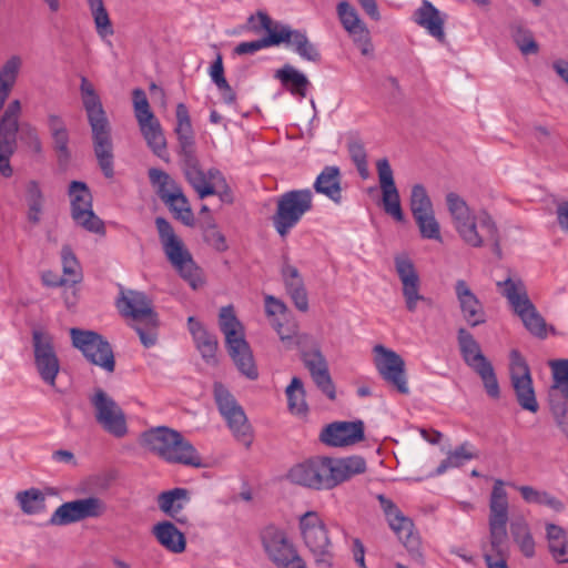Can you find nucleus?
<instances>
[{"label": "nucleus", "mask_w": 568, "mask_h": 568, "mask_svg": "<svg viewBox=\"0 0 568 568\" xmlns=\"http://www.w3.org/2000/svg\"><path fill=\"white\" fill-rule=\"evenodd\" d=\"M446 204L454 229L466 245L475 248L490 245L493 252L501 257L500 234L496 222L487 212L475 214L455 192L446 195Z\"/></svg>", "instance_id": "1"}, {"label": "nucleus", "mask_w": 568, "mask_h": 568, "mask_svg": "<svg viewBox=\"0 0 568 568\" xmlns=\"http://www.w3.org/2000/svg\"><path fill=\"white\" fill-rule=\"evenodd\" d=\"M80 93L91 126L93 151L99 168L106 179H112L114 155L111 126L94 85L84 75L81 77Z\"/></svg>", "instance_id": "2"}, {"label": "nucleus", "mask_w": 568, "mask_h": 568, "mask_svg": "<svg viewBox=\"0 0 568 568\" xmlns=\"http://www.w3.org/2000/svg\"><path fill=\"white\" fill-rule=\"evenodd\" d=\"M139 444L144 450L168 463L195 468L204 466L194 446L181 433L170 427L159 426L144 430L140 435Z\"/></svg>", "instance_id": "3"}, {"label": "nucleus", "mask_w": 568, "mask_h": 568, "mask_svg": "<svg viewBox=\"0 0 568 568\" xmlns=\"http://www.w3.org/2000/svg\"><path fill=\"white\" fill-rule=\"evenodd\" d=\"M219 324L225 335L227 352L237 369L248 379H257L258 371L253 353L245 341L242 324L236 318L232 306L221 308Z\"/></svg>", "instance_id": "4"}, {"label": "nucleus", "mask_w": 568, "mask_h": 568, "mask_svg": "<svg viewBox=\"0 0 568 568\" xmlns=\"http://www.w3.org/2000/svg\"><path fill=\"white\" fill-rule=\"evenodd\" d=\"M118 307L122 315L134 321L133 328L141 343L151 347L156 342L158 315L153 311L152 302L144 293L135 291H121Z\"/></svg>", "instance_id": "5"}, {"label": "nucleus", "mask_w": 568, "mask_h": 568, "mask_svg": "<svg viewBox=\"0 0 568 568\" xmlns=\"http://www.w3.org/2000/svg\"><path fill=\"white\" fill-rule=\"evenodd\" d=\"M155 225L166 258L179 274L196 288L201 284L200 270L195 265L191 253L176 236L172 225L164 217H156Z\"/></svg>", "instance_id": "6"}, {"label": "nucleus", "mask_w": 568, "mask_h": 568, "mask_svg": "<svg viewBox=\"0 0 568 568\" xmlns=\"http://www.w3.org/2000/svg\"><path fill=\"white\" fill-rule=\"evenodd\" d=\"M457 344L463 361L480 377L487 395L493 399H498L500 397V388L495 369L489 359L484 355L474 335L465 327H459L457 329Z\"/></svg>", "instance_id": "7"}, {"label": "nucleus", "mask_w": 568, "mask_h": 568, "mask_svg": "<svg viewBox=\"0 0 568 568\" xmlns=\"http://www.w3.org/2000/svg\"><path fill=\"white\" fill-rule=\"evenodd\" d=\"M260 540L266 558L275 568H307L287 532L268 525L260 531Z\"/></svg>", "instance_id": "8"}, {"label": "nucleus", "mask_w": 568, "mask_h": 568, "mask_svg": "<svg viewBox=\"0 0 568 568\" xmlns=\"http://www.w3.org/2000/svg\"><path fill=\"white\" fill-rule=\"evenodd\" d=\"M312 209L313 193L310 189L287 191L276 200V210L272 216L273 226L282 237H285Z\"/></svg>", "instance_id": "9"}, {"label": "nucleus", "mask_w": 568, "mask_h": 568, "mask_svg": "<svg viewBox=\"0 0 568 568\" xmlns=\"http://www.w3.org/2000/svg\"><path fill=\"white\" fill-rule=\"evenodd\" d=\"M303 540L314 557L318 568H332L334 562L333 544L322 518L315 511H307L300 518Z\"/></svg>", "instance_id": "10"}, {"label": "nucleus", "mask_w": 568, "mask_h": 568, "mask_svg": "<svg viewBox=\"0 0 568 568\" xmlns=\"http://www.w3.org/2000/svg\"><path fill=\"white\" fill-rule=\"evenodd\" d=\"M70 335L73 347L81 351L88 362L108 373L114 372V354L110 343L102 335L80 328H71Z\"/></svg>", "instance_id": "11"}, {"label": "nucleus", "mask_w": 568, "mask_h": 568, "mask_svg": "<svg viewBox=\"0 0 568 568\" xmlns=\"http://www.w3.org/2000/svg\"><path fill=\"white\" fill-rule=\"evenodd\" d=\"M214 398L221 415L226 419L227 426L235 438L250 447L253 433L243 408L221 383L214 384Z\"/></svg>", "instance_id": "12"}, {"label": "nucleus", "mask_w": 568, "mask_h": 568, "mask_svg": "<svg viewBox=\"0 0 568 568\" xmlns=\"http://www.w3.org/2000/svg\"><path fill=\"white\" fill-rule=\"evenodd\" d=\"M489 534L491 549L503 556L507 541L508 498L504 483L495 481L489 500Z\"/></svg>", "instance_id": "13"}, {"label": "nucleus", "mask_w": 568, "mask_h": 568, "mask_svg": "<svg viewBox=\"0 0 568 568\" xmlns=\"http://www.w3.org/2000/svg\"><path fill=\"white\" fill-rule=\"evenodd\" d=\"M32 347L37 373L44 384L55 387L57 376L60 372V359L55 351L53 336L47 331L33 329Z\"/></svg>", "instance_id": "14"}, {"label": "nucleus", "mask_w": 568, "mask_h": 568, "mask_svg": "<svg viewBox=\"0 0 568 568\" xmlns=\"http://www.w3.org/2000/svg\"><path fill=\"white\" fill-rule=\"evenodd\" d=\"M97 423L109 434L122 438L128 433L126 417L118 403L102 388H95L90 397Z\"/></svg>", "instance_id": "15"}, {"label": "nucleus", "mask_w": 568, "mask_h": 568, "mask_svg": "<svg viewBox=\"0 0 568 568\" xmlns=\"http://www.w3.org/2000/svg\"><path fill=\"white\" fill-rule=\"evenodd\" d=\"M106 503L98 496L67 501L59 506L49 519L51 526H67L88 518H99L105 515Z\"/></svg>", "instance_id": "16"}, {"label": "nucleus", "mask_w": 568, "mask_h": 568, "mask_svg": "<svg viewBox=\"0 0 568 568\" xmlns=\"http://www.w3.org/2000/svg\"><path fill=\"white\" fill-rule=\"evenodd\" d=\"M20 112V101L13 100L8 104L0 119V173L4 178H10L13 173L10 158L17 150Z\"/></svg>", "instance_id": "17"}, {"label": "nucleus", "mask_w": 568, "mask_h": 568, "mask_svg": "<svg viewBox=\"0 0 568 568\" xmlns=\"http://www.w3.org/2000/svg\"><path fill=\"white\" fill-rule=\"evenodd\" d=\"M509 375L519 406L530 413H537L539 405L536 398L530 369L525 358L516 349L510 353Z\"/></svg>", "instance_id": "18"}, {"label": "nucleus", "mask_w": 568, "mask_h": 568, "mask_svg": "<svg viewBox=\"0 0 568 568\" xmlns=\"http://www.w3.org/2000/svg\"><path fill=\"white\" fill-rule=\"evenodd\" d=\"M71 196V216L73 221L89 232L104 234V223L92 211V195L85 183L72 181L69 186Z\"/></svg>", "instance_id": "19"}, {"label": "nucleus", "mask_w": 568, "mask_h": 568, "mask_svg": "<svg viewBox=\"0 0 568 568\" xmlns=\"http://www.w3.org/2000/svg\"><path fill=\"white\" fill-rule=\"evenodd\" d=\"M395 271L402 283V293L408 312L414 313L419 302L433 306V300L419 293L420 278L413 261L406 254H397L394 257Z\"/></svg>", "instance_id": "20"}, {"label": "nucleus", "mask_w": 568, "mask_h": 568, "mask_svg": "<svg viewBox=\"0 0 568 568\" xmlns=\"http://www.w3.org/2000/svg\"><path fill=\"white\" fill-rule=\"evenodd\" d=\"M374 363L382 378L400 394H408L404 359L394 351L378 344L374 346Z\"/></svg>", "instance_id": "21"}, {"label": "nucleus", "mask_w": 568, "mask_h": 568, "mask_svg": "<svg viewBox=\"0 0 568 568\" xmlns=\"http://www.w3.org/2000/svg\"><path fill=\"white\" fill-rule=\"evenodd\" d=\"M184 176L200 199L215 194L222 202L233 203V193L220 170L210 169L207 172H204L200 165Z\"/></svg>", "instance_id": "22"}, {"label": "nucleus", "mask_w": 568, "mask_h": 568, "mask_svg": "<svg viewBox=\"0 0 568 568\" xmlns=\"http://www.w3.org/2000/svg\"><path fill=\"white\" fill-rule=\"evenodd\" d=\"M245 29L254 33H260L264 30L267 34L254 41L239 43L234 48V53L237 55L254 54L264 48L280 45L281 39L277 37V22H274L264 11H257L256 14H251L247 18Z\"/></svg>", "instance_id": "23"}, {"label": "nucleus", "mask_w": 568, "mask_h": 568, "mask_svg": "<svg viewBox=\"0 0 568 568\" xmlns=\"http://www.w3.org/2000/svg\"><path fill=\"white\" fill-rule=\"evenodd\" d=\"M288 479L296 485L313 489H332L327 457L310 459L292 467Z\"/></svg>", "instance_id": "24"}, {"label": "nucleus", "mask_w": 568, "mask_h": 568, "mask_svg": "<svg viewBox=\"0 0 568 568\" xmlns=\"http://www.w3.org/2000/svg\"><path fill=\"white\" fill-rule=\"evenodd\" d=\"M377 500L392 530L403 541L408 551L418 554L420 541L419 537L414 532L412 519L404 516L399 508L384 495H378Z\"/></svg>", "instance_id": "25"}, {"label": "nucleus", "mask_w": 568, "mask_h": 568, "mask_svg": "<svg viewBox=\"0 0 568 568\" xmlns=\"http://www.w3.org/2000/svg\"><path fill=\"white\" fill-rule=\"evenodd\" d=\"M175 133L179 140L180 154L182 156V170L184 175L200 166L195 155L194 133L191 124L189 110L184 103L176 105Z\"/></svg>", "instance_id": "26"}, {"label": "nucleus", "mask_w": 568, "mask_h": 568, "mask_svg": "<svg viewBox=\"0 0 568 568\" xmlns=\"http://www.w3.org/2000/svg\"><path fill=\"white\" fill-rule=\"evenodd\" d=\"M336 12L343 28L353 38L354 43L359 48L363 55L373 54V44L369 31L359 19L356 9L348 1H341L336 6Z\"/></svg>", "instance_id": "27"}, {"label": "nucleus", "mask_w": 568, "mask_h": 568, "mask_svg": "<svg viewBox=\"0 0 568 568\" xmlns=\"http://www.w3.org/2000/svg\"><path fill=\"white\" fill-rule=\"evenodd\" d=\"M364 423L334 422L325 426L320 435L323 444L331 447H345L359 443L364 439Z\"/></svg>", "instance_id": "28"}, {"label": "nucleus", "mask_w": 568, "mask_h": 568, "mask_svg": "<svg viewBox=\"0 0 568 568\" xmlns=\"http://www.w3.org/2000/svg\"><path fill=\"white\" fill-rule=\"evenodd\" d=\"M277 37L280 44L291 45L303 59L313 63L321 62L322 55L317 47L308 39L306 32L292 29L288 24L277 22Z\"/></svg>", "instance_id": "29"}, {"label": "nucleus", "mask_w": 568, "mask_h": 568, "mask_svg": "<svg viewBox=\"0 0 568 568\" xmlns=\"http://www.w3.org/2000/svg\"><path fill=\"white\" fill-rule=\"evenodd\" d=\"M455 294L459 303L462 315L470 327L486 323V313L483 303L473 293L465 280L456 281Z\"/></svg>", "instance_id": "30"}, {"label": "nucleus", "mask_w": 568, "mask_h": 568, "mask_svg": "<svg viewBox=\"0 0 568 568\" xmlns=\"http://www.w3.org/2000/svg\"><path fill=\"white\" fill-rule=\"evenodd\" d=\"M552 371L554 383L549 390V403L551 413L556 419L557 425L564 433H568L567 404L562 400L556 399V388L565 383H568V359H558L550 362Z\"/></svg>", "instance_id": "31"}, {"label": "nucleus", "mask_w": 568, "mask_h": 568, "mask_svg": "<svg viewBox=\"0 0 568 568\" xmlns=\"http://www.w3.org/2000/svg\"><path fill=\"white\" fill-rule=\"evenodd\" d=\"M327 463L332 488L366 470V462L361 456L336 459L327 457Z\"/></svg>", "instance_id": "32"}, {"label": "nucleus", "mask_w": 568, "mask_h": 568, "mask_svg": "<svg viewBox=\"0 0 568 568\" xmlns=\"http://www.w3.org/2000/svg\"><path fill=\"white\" fill-rule=\"evenodd\" d=\"M414 20L440 43L446 42L445 17L430 1L423 0L422 6L414 13Z\"/></svg>", "instance_id": "33"}, {"label": "nucleus", "mask_w": 568, "mask_h": 568, "mask_svg": "<svg viewBox=\"0 0 568 568\" xmlns=\"http://www.w3.org/2000/svg\"><path fill=\"white\" fill-rule=\"evenodd\" d=\"M497 286L503 287V295L508 300L514 312L521 318L536 307L529 300L525 284L521 280L506 278L498 282Z\"/></svg>", "instance_id": "34"}, {"label": "nucleus", "mask_w": 568, "mask_h": 568, "mask_svg": "<svg viewBox=\"0 0 568 568\" xmlns=\"http://www.w3.org/2000/svg\"><path fill=\"white\" fill-rule=\"evenodd\" d=\"M189 501L190 491L186 488L176 487L162 491L158 496V506L160 510L182 525L187 523L186 516L181 515V511Z\"/></svg>", "instance_id": "35"}, {"label": "nucleus", "mask_w": 568, "mask_h": 568, "mask_svg": "<svg viewBox=\"0 0 568 568\" xmlns=\"http://www.w3.org/2000/svg\"><path fill=\"white\" fill-rule=\"evenodd\" d=\"M314 190L318 194H323L336 204L342 202V174L336 165H327L317 175Z\"/></svg>", "instance_id": "36"}, {"label": "nucleus", "mask_w": 568, "mask_h": 568, "mask_svg": "<svg viewBox=\"0 0 568 568\" xmlns=\"http://www.w3.org/2000/svg\"><path fill=\"white\" fill-rule=\"evenodd\" d=\"M61 260H62V268H63V277L58 281H49V275H52V272H45L42 275V281L44 285L55 287L62 286L67 284H77L82 280L81 266L75 257L72 248L69 245H63L61 250Z\"/></svg>", "instance_id": "37"}, {"label": "nucleus", "mask_w": 568, "mask_h": 568, "mask_svg": "<svg viewBox=\"0 0 568 568\" xmlns=\"http://www.w3.org/2000/svg\"><path fill=\"white\" fill-rule=\"evenodd\" d=\"M187 325L202 358L206 363H215V354L219 346L216 336L207 332L202 323L193 316L187 318Z\"/></svg>", "instance_id": "38"}, {"label": "nucleus", "mask_w": 568, "mask_h": 568, "mask_svg": "<svg viewBox=\"0 0 568 568\" xmlns=\"http://www.w3.org/2000/svg\"><path fill=\"white\" fill-rule=\"evenodd\" d=\"M152 532L156 540L169 551L181 554L185 550L186 540L173 523L161 521L153 526Z\"/></svg>", "instance_id": "39"}, {"label": "nucleus", "mask_w": 568, "mask_h": 568, "mask_svg": "<svg viewBox=\"0 0 568 568\" xmlns=\"http://www.w3.org/2000/svg\"><path fill=\"white\" fill-rule=\"evenodd\" d=\"M138 123L148 146L156 156L165 159L166 140L163 134L160 121L153 116V119L140 120Z\"/></svg>", "instance_id": "40"}, {"label": "nucleus", "mask_w": 568, "mask_h": 568, "mask_svg": "<svg viewBox=\"0 0 568 568\" xmlns=\"http://www.w3.org/2000/svg\"><path fill=\"white\" fill-rule=\"evenodd\" d=\"M275 78L293 94L301 98L306 97L310 81L307 77L296 70L291 64H285L282 69L276 70Z\"/></svg>", "instance_id": "41"}, {"label": "nucleus", "mask_w": 568, "mask_h": 568, "mask_svg": "<svg viewBox=\"0 0 568 568\" xmlns=\"http://www.w3.org/2000/svg\"><path fill=\"white\" fill-rule=\"evenodd\" d=\"M548 548L559 564H568V535L564 528L555 524L546 526Z\"/></svg>", "instance_id": "42"}, {"label": "nucleus", "mask_w": 568, "mask_h": 568, "mask_svg": "<svg viewBox=\"0 0 568 568\" xmlns=\"http://www.w3.org/2000/svg\"><path fill=\"white\" fill-rule=\"evenodd\" d=\"M21 64V58L12 55L0 69V110L16 83Z\"/></svg>", "instance_id": "43"}, {"label": "nucleus", "mask_w": 568, "mask_h": 568, "mask_svg": "<svg viewBox=\"0 0 568 568\" xmlns=\"http://www.w3.org/2000/svg\"><path fill=\"white\" fill-rule=\"evenodd\" d=\"M477 456L478 455L471 450L470 444L464 443L448 454L447 458L439 464L434 474L442 475L448 468L460 467L466 462L477 458Z\"/></svg>", "instance_id": "44"}, {"label": "nucleus", "mask_w": 568, "mask_h": 568, "mask_svg": "<svg viewBox=\"0 0 568 568\" xmlns=\"http://www.w3.org/2000/svg\"><path fill=\"white\" fill-rule=\"evenodd\" d=\"M510 531L516 544H518L524 556L530 558L535 555V541L527 523L518 519L511 523Z\"/></svg>", "instance_id": "45"}, {"label": "nucleus", "mask_w": 568, "mask_h": 568, "mask_svg": "<svg viewBox=\"0 0 568 568\" xmlns=\"http://www.w3.org/2000/svg\"><path fill=\"white\" fill-rule=\"evenodd\" d=\"M163 203L174 214L175 219L181 220L185 225H193L194 216L189 205V201L182 191L166 195L165 202Z\"/></svg>", "instance_id": "46"}, {"label": "nucleus", "mask_w": 568, "mask_h": 568, "mask_svg": "<svg viewBox=\"0 0 568 568\" xmlns=\"http://www.w3.org/2000/svg\"><path fill=\"white\" fill-rule=\"evenodd\" d=\"M148 174L150 182L158 187V195L162 202H165L166 195L182 191L176 182L166 172L160 169L151 168Z\"/></svg>", "instance_id": "47"}, {"label": "nucleus", "mask_w": 568, "mask_h": 568, "mask_svg": "<svg viewBox=\"0 0 568 568\" xmlns=\"http://www.w3.org/2000/svg\"><path fill=\"white\" fill-rule=\"evenodd\" d=\"M17 500L27 515L41 513L45 508V497L41 490L31 488L28 490L19 491Z\"/></svg>", "instance_id": "48"}, {"label": "nucleus", "mask_w": 568, "mask_h": 568, "mask_svg": "<svg viewBox=\"0 0 568 568\" xmlns=\"http://www.w3.org/2000/svg\"><path fill=\"white\" fill-rule=\"evenodd\" d=\"M285 393L291 413L301 415L307 412V405L305 403V390L303 383L298 377L292 378L291 384L286 387Z\"/></svg>", "instance_id": "49"}, {"label": "nucleus", "mask_w": 568, "mask_h": 568, "mask_svg": "<svg viewBox=\"0 0 568 568\" xmlns=\"http://www.w3.org/2000/svg\"><path fill=\"white\" fill-rule=\"evenodd\" d=\"M518 490L527 503L546 505L556 511H561L564 509V504L547 491L537 490L531 486H520Z\"/></svg>", "instance_id": "50"}, {"label": "nucleus", "mask_w": 568, "mask_h": 568, "mask_svg": "<svg viewBox=\"0 0 568 568\" xmlns=\"http://www.w3.org/2000/svg\"><path fill=\"white\" fill-rule=\"evenodd\" d=\"M510 30L513 40L523 54H536L538 52V43L535 41L530 30L520 23H514Z\"/></svg>", "instance_id": "51"}, {"label": "nucleus", "mask_w": 568, "mask_h": 568, "mask_svg": "<svg viewBox=\"0 0 568 568\" xmlns=\"http://www.w3.org/2000/svg\"><path fill=\"white\" fill-rule=\"evenodd\" d=\"M94 19L97 32L101 37L113 34V29L109 13L104 7L103 0H87Z\"/></svg>", "instance_id": "52"}, {"label": "nucleus", "mask_w": 568, "mask_h": 568, "mask_svg": "<svg viewBox=\"0 0 568 568\" xmlns=\"http://www.w3.org/2000/svg\"><path fill=\"white\" fill-rule=\"evenodd\" d=\"M347 151L361 178L367 179L369 175L367 153L362 140L359 138H349L347 141Z\"/></svg>", "instance_id": "53"}, {"label": "nucleus", "mask_w": 568, "mask_h": 568, "mask_svg": "<svg viewBox=\"0 0 568 568\" xmlns=\"http://www.w3.org/2000/svg\"><path fill=\"white\" fill-rule=\"evenodd\" d=\"M382 194L384 211L397 222H402L404 220V213L396 185L382 189Z\"/></svg>", "instance_id": "54"}, {"label": "nucleus", "mask_w": 568, "mask_h": 568, "mask_svg": "<svg viewBox=\"0 0 568 568\" xmlns=\"http://www.w3.org/2000/svg\"><path fill=\"white\" fill-rule=\"evenodd\" d=\"M422 237L442 241L439 223L435 219L434 210L414 217Z\"/></svg>", "instance_id": "55"}, {"label": "nucleus", "mask_w": 568, "mask_h": 568, "mask_svg": "<svg viewBox=\"0 0 568 568\" xmlns=\"http://www.w3.org/2000/svg\"><path fill=\"white\" fill-rule=\"evenodd\" d=\"M433 210L432 201L426 189L422 184H416L412 189L410 211L414 217L425 214Z\"/></svg>", "instance_id": "56"}, {"label": "nucleus", "mask_w": 568, "mask_h": 568, "mask_svg": "<svg viewBox=\"0 0 568 568\" xmlns=\"http://www.w3.org/2000/svg\"><path fill=\"white\" fill-rule=\"evenodd\" d=\"M285 291L301 312L308 311V296L304 281H283Z\"/></svg>", "instance_id": "57"}, {"label": "nucleus", "mask_w": 568, "mask_h": 568, "mask_svg": "<svg viewBox=\"0 0 568 568\" xmlns=\"http://www.w3.org/2000/svg\"><path fill=\"white\" fill-rule=\"evenodd\" d=\"M301 358L308 369L311 376L317 375V372H322L328 369L327 362L322 354L318 346H315L308 351H303L301 354Z\"/></svg>", "instance_id": "58"}, {"label": "nucleus", "mask_w": 568, "mask_h": 568, "mask_svg": "<svg viewBox=\"0 0 568 568\" xmlns=\"http://www.w3.org/2000/svg\"><path fill=\"white\" fill-rule=\"evenodd\" d=\"M133 106L136 121L149 120L155 116L150 109L145 92L142 89L133 90Z\"/></svg>", "instance_id": "59"}, {"label": "nucleus", "mask_w": 568, "mask_h": 568, "mask_svg": "<svg viewBox=\"0 0 568 568\" xmlns=\"http://www.w3.org/2000/svg\"><path fill=\"white\" fill-rule=\"evenodd\" d=\"M520 320L532 335L540 338L546 337V322L536 308Z\"/></svg>", "instance_id": "60"}, {"label": "nucleus", "mask_w": 568, "mask_h": 568, "mask_svg": "<svg viewBox=\"0 0 568 568\" xmlns=\"http://www.w3.org/2000/svg\"><path fill=\"white\" fill-rule=\"evenodd\" d=\"M203 236L205 242L212 245L216 251L223 252L227 248L224 235L217 230L216 225L212 221L204 226Z\"/></svg>", "instance_id": "61"}, {"label": "nucleus", "mask_w": 568, "mask_h": 568, "mask_svg": "<svg viewBox=\"0 0 568 568\" xmlns=\"http://www.w3.org/2000/svg\"><path fill=\"white\" fill-rule=\"evenodd\" d=\"M53 141V149L57 152L58 161L60 164H65L70 160L69 150V132L59 133L51 136Z\"/></svg>", "instance_id": "62"}, {"label": "nucleus", "mask_w": 568, "mask_h": 568, "mask_svg": "<svg viewBox=\"0 0 568 568\" xmlns=\"http://www.w3.org/2000/svg\"><path fill=\"white\" fill-rule=\"evenodd\" d=\"M316 386L331 399L336 398L335 385L332 381L328 369L317 372V375L312 376Z\"/></svg>", "instance_id": "63"}, {"label": "nucleus", "mask_w": 568, "mask_h": 568, "mask_svg": "<svg viewBox=\"0 0 568 568\" xmlns=\"http://www.w3.org/2000/svg\"><path fill=\"white\" fill-rule=\"evenodd\" d=\"M381 189L395 186L393 170L386 158L379 159L376 163Z\"/></svg>", "instance_id": "64"}]
</instances>
